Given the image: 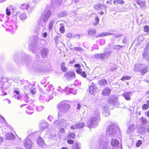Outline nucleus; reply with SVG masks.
<instances>
[{"label":"nucleus","instance_id":"obj_1","mask_svg":"<svg viewBox=\"0 0 149 149\" xmlns=\"http://www.w3.org/2000/svg\"><path fill=\"white\" fill-rule=\"evenodd\" d=\"M57 108L59 110L58 117L61 118L68 112L70 108V106L65 101H63L57 105Z\"/></svg>","mask_w":149,"mask_h":149},{"label":"nucleus","instance_id":"obj_2","mask_svg":"<svg viewBox=\"0 0 149 149\" xmlns=\"http://www.w3.org/2000/svg\"><path fill=\"white\" fill-rule=\"evenodd\" d=\"M99 115L100 113H97V115L91 117L88 120L87 124L89 127H95L97 125L98 123L100 120Z\"/></svg>","mask_w":149,"mask_h":149},{"label":"nucleus","instance_id":"obj_3","mask_svg":"<svg viewBox=\"0 0 149 149\" xmlns=\"http://www.w3.org/2000/svg\"><path fill=\"white\" fill-rule=\"evenodd\" d=\"M119 128L116 125L113 124L111 123L107 129V133L109 136H112L116 133L117 132L119 131Z\"/></svg>","mask_w":149,"mask_h":149},{"label":"nucleus","instance_id":"obj_4","mask_svg":"<svg viewBox=\"0 0 149 149\" xmlns=\"http://www.w3.org/2000/svg\"><path fill=\"white\" fill-rule=\"evenodd\" d=\"M135 71H139L142 74L146 73L148 71L146 66L143 64H138L135 65L134 68Z\"/></svg>","mask_w":149,"mask_h":149},{"label":"nucleus","instance_id":"obj_5","mask_svg":"<svg viewBox=\"0 0 149 149\" xmlns=\"http://www.w3.org/2000/svg\"><path fill=\"white\" fill-rule=\"evenodd\" d=\"M112 51L109 50L103 53L95 54L94 56L96 59L103 60L106 59H108Z\"/></svg>","mask_w":149,"mask_h":149},{"label":"nucleus","instance_id":"obj_6","mask_svg":"<svg viewBox=\"0 0 149 149\" xmlns=\"http://www.w3.org/2000/svg\"><path fill=\"white\" fill-rule=\"evenodd\" d=\"M51 15V11L48 8L45 9L43 13L40 20L43 22H46L49 18Z\"/></svg>","mask_w":149,"mask_h":149},{"label":"nucleus","instance_id":"obj_7","mask_svg":"<svg viewBox=\"0 0 149 149\" xmlns=\"http://www.w3.org/2000/svg\"><path fill=\"white\" fill-rule=\"evenodd\" d=\"M23 145L26 149H31L32 147L33 142L31 139L26 138L23 141Z\"/></svg>","mask_w":149,"mask_h":149},{"label":"nucleus","instance_id":"obj_8","mask_svg":"<svg viewBox=\"0 0 149 149\" xmlns=\"http://www.w3.org/2000/svg\"><path fill=\"white\" fill-rule=\"evenodd\" d=\"M51 5L52 7L57 8L59 7L62 3V0H50Z\"/></svg>","mask_w":149,"mask_h":149},{"label":"nucleus","instance_id":"obj_9","mask_svg":"<svg viewBox=\"0 0 149 149\" xmlns=\"http://www.w3.org/2000/svg\"><path fill=\"white\" fill-rule=\"evenodd\" d=\"M49 125L48 123L45 120H42L40 121L39 126L40 130L43 131L47 128Z\"/></svg>","mask_w":149,"mask_h":149},{"label":"nucleus","instance_id":"obj_10","mask_svg":"<svg viewBox=\"0 0 149 149\" xmlns=\"http://www.w3.org/2000/svg\"><path fill=\"white\" fill-rule=\"evenodd\" d=\"M108 101L110 105H115L116 104L117 102V97L114 96H111L109 98Z\"/></svg>","mask_w":149,"mask_h":149},{"label":"nucleus","instance_id":"obj_11","mask_svg":"<svg viewBox=\"0 0 149 149\" xmlns=\"http://www.w3.org/2000/svg\"><path fill=\"white\" fill-rule=\"evenodd\" d=\"M114 35V37L115 38H117L120 37L122 35L121 34H114L113 33H111L109 32H105V33H102L100 34H99L98 36H96V38H97L98 37H103L106 36H110L111 35Z\"/></svg>","mask_w":149,"mask_h":149},{"label":"nucleus","instance_id":"obj_12","mask_svg":"<svg viewBox=\"0 0 149 149\" xmlns=\"http://www.w3.org/2000/svg\"><path fill=\"white\" fill-rule=\"evenodd\" d=\"M148 48L146 47L144 49L142 55L143 57L147 61H149V52H148Z\"/></svg>","mask_w":149,"mask_h":149},{"label":"nucleus","instance_id":"obj_13","mask_svg":"<svg viewBox=\"0 0 149 149\" xmlns=\"http://www.w3.org/2000/svg\"><path fill=\"white\" fill-rule=\"evenodd\" d=\"M97 89L96 85L93 83H92L89 87V91L90 94L92 95L96 91Z\"/></svg>","mask_w":149,"mask_h":149},{"label":"nucleus","instance_id":"obj_14","mask_svg":"<svg viewBox=\"0 0 149 149\" xmlns=\"http://www.w3.org/2000/svg\"><path fill=\"white\" fill-rule=\"evenodd\" d=\"M48 95H41L39 98L40 100H42L43 102H48L50 100L52 99V97Z\"/></svg>","mask_w":149,"mask_h":149},{"label":"nucleus","instance_id":"obj_15","mask_svg":"<svg viewBox=\"0 0 149 149\" xmlns=\"http://www.w3.org/2000/svg\"><path fill=\"white\" fill-rule=\"evenodd\" d=\"M148 127V125H143L140 127L139 130V132L141 134H145L146 132Z\"/></svg>","mask_w":149,"mask_h":149},{"label":"nucleus","instance_id":"obj_16","mask_svg":"<svg viewBox=\"0 0 149 149\" xmlns=\"http://www.w3.org/2000/svg\"><path fill=\"white\" fill-rule=\"evenodd\" d=\"M109 109V107L107 106H106L103 107L102 113L104 116H108L110 115Z\"/></svg>","mask_w":149,"mask_h":149},{"label":"nucleus","instance_id":"obj_17","mask_svg":"<svg viewBox=\"0 0 149 149\" xmlns=\"http://www.w3.org/2000/svg\"><path fill=\"white\" fill-rule=\"evenodd\" d=\"M135 129V125L134 124H131L128 127L126 132L127 134H130L133 132Z\"/></svg>","mask_w":149,"mask_h":149},{"label":"nucleus","instance_id":"obj_18","mask_svg":"<svg viewBox=\"0 0 149 149\" xmlns=\"http://www.w3.org/2000/svg\"><path fill=\"white\" fill-rule=\"evenodd\" d=\"M107 147L108 144L106 142L102 141L100 142L99 149H107Z\"/></svg>","mask_w":149,"mask_h":149},{"label":"nucleus","instance_id":"obj_19","mask_svg":"<svg viewBox=\"0 0 149 149\" xmlns=\"http://www.w3.org/2000/svg\"><path fill=\"white\" fill-rule=\"evenodd\" d=\"M111 90L110 88L106 87L102 90V94L104 96L109 95L110 94Z\"/></svg>","mask_w":149,"mask_h":149},{"label":"nucleus","instance_id":"obj_20","mask_svg":"<svg viewBox=\"0 0 149 149\" xmlns=\"http://www.w3.org/2000/svg\"><path fill=\"white\" fill-rule=\"evenodd\" d=\"M75 74L74 73L72 72H68L64 75L65 77L67 78V80H69L75 77Z\"/></svg>","mask_w":149,"mask_h":149},{"label":"nucleus","instance_id":"obj_21","mask_svg":"<svg viewBox=\"0 0 149 149\" xmlns=\"http://www.w3.org/2000/svg\"><path fill=\"white\" fill-rule=\"evenodd\" d=\"M15 136L13 134L11 133L8 132L5 135V138L8 140H11L14 138Z\"/></svg>","mask_w":149,"mask_h":149},{"label":"nucleus","instance_id":"obj_22","mask_svg":"<svg viewBox=\"0 0 149 149\" xmlns=\"http://www.w3.org/2000/svg\"><path fill=\"white\" fill-rule=\"evenodd\" d=\"M48 52V50L46 48H43L41 51V55L43 58L46 57Z\"/></svg>","mask_w":149,"mask_h":149},{"label":"nucleus","instance_id":"obj_23","mask_svg":"<svg viewBox=\"0 0 149 149\" xmlns=\"http://www.w3.org/2000/svg\"><path fill=\"white\" fill-rule=\"evenodd\" d=\"M131 93L130 92H126L124 93L122 95L126 100H130V96Z\"/></svg>","mask_w":149,"mask_h":149},{"label":"nucleus","instance_id":"obj_24","mask_svg":"<svg viewBox=\"0 0 149 149\" xmlns=\"http://www.w3.org/2000/svg\"><path fill=\"white\" fill-rule=\"evenodd\" d=\"M37 143L38 145L41 147H43L45 145L44 141L40 137L38 138L37 139Z\"/></svg>","mask_w":149,"mask_h":149},{"label":"nucleus","instance_id":"obj_25","mask_svg":"<svg viewBox=\"0 0 149 149\" xmlns=\"http://www.w3.org/2000/svg\"><path fill=\"white\" fill-rule=\"evenodd\" d=\"M119 144L118 141L116 139H113L111 140V144L113 147H116L118 146Z\"/></svg>","mask_w":149,"mask_h":149},{"label":"nucleus","instance_id":"obj_26","mask_svg":"<svg viewBox=\"0 0 149 149\" xmlns=\"http://www.w3.org/2000/svg\"><path fill=\"white\" fill-rule=\"evenodd\" d=\"M14 95L15 98L17 99L18 100H20L21 98V97L19 95V91L16 90H15L13 91Z\"/></svg>","mask_w":149,"mask_h":149},{"label":"nucleus","instance_id":"obj_27","mask_svg":"<svg viewBox=\"0 0 149 149\" xmlns=\"http://www.w3.org/2000/svg\"><path fill=\"white\" fill-rule=\"evenodd\" d=\"M124 47V46L119 45H115L113 46V48L116 50L119 51L121 50V49Z\"/></svg>","mask_w":149,"mask_h":149},{"label":"nucleus","instance_id":"obj_28","mask_svg":"<svg viewBox=\"0 0 149 149\" xmlns=\"http://www.w3.org/2000/svg\"><path fill=\"white\" fill-rule=\"evenodd\" d=\"M67 14V12L66 11H64L59 13L57 15V17H64L66 16Z\"/></svg>","mask_w":149,"mask_h":149},{"label":"nucleus","instance_id":"obj_29","mask_svg":"<svg viewBox=\"0 0 149 149\" xmlns=\"http://www.w3.org/2000/svg\"><path fill=\"white\" fill-rule=\"evenodd\" d=\"M141 122L144 125L147 124H148V126H149V123L148 120L144 117H142L141 118Z\"/></svg>","mask_w":149,"mask_h":149},{"label":"nucleus","instance_id":"obj_30","mask_svg":"<svg viewBox=\"0 0 149 149\" xmlns=\"http://www.w3.org/2000/svg\"><path fill=\"white\" fill-rule=\"evenodd\" d=\"M88 34L91 36H94L96 32V30L94 29L89 30L88 31Z\"/></svg>","mask_w":149,"mask_h":149},{"label":"nucleus","instance_id":"obj_31","mask_svg":"<svg viewBox=\"0 0 149 149\" xmlns=\"http://www.w3.org/2000/svg\"><path fill=\"white\" fill-rule=\"evenodd\" d=\"M54 22V21L53 20H52L50 21L49 23L48 27V29L49 30H51L53 27V25Z\"/></svg>","mask_w":149,"mask_h":149},{"label":"nucleus","instance_id":"obj_32","mask_svg":"<svg viewBox=\"0 0 149 149\" xmlns=\"http://www.w3.org/2000/svg\"><path fill=\"white\" fill-rule=\"evenodd\" d=\"M65 63L64 62H62L61 64V70L63 72H65L66 71L67 68L65 66Z\"/></svg>","mask_w":149,"mask_h":149},{"label":"nucleus","instance_id":"obj_33","mask_svg":"<svg viewBox=\"0 0 149 149\" xmlns=\"http://www.w3.org/2000/svg\"><path fill=\"white\" fill-rule=\"evenodd\" d=\"M107 81L105 79H103L99 81V83L101 86H104L107 84Z\"/></svg>","mask_w":149,"mask_h":149},{"label":"nucleus","instance_id":"obj_34","mask_svg":"<svg viewBox=\"0 0 149 149\" xmlns=\"http://www.w3.org/2000/svg\"><path fill=\"white\" fill-rule=\"evenodd\" d=\"M67 137L70 139H74L75 137V134L74 132H70L67 136Z\"/></svg>","mask_w":149,"mask_h":149},{"label":"nucleus","instance_id":"obj_35","mask_svg":"<svg viewBox=\"0 0 149 149\" xmlns=\"http://www.w3.org/2000/svg\"><path fill=\"white\" fill-rule=\"evenodd\" d=\"M19 17L21 20H24L26 18L27 16L25 13H23L20 15Z\"/></svg>","mask_w":149,"mask_h":149},{"label":"nucleus","instance_id":"obj_36","mask_svg":"<svg viewBox=\"0 0 149 149\" xmlns=\"http://www.w3.org/2000/svg\"><path fill=\"white\" fill-rule=\"evenodd\" d=\"M29 7V5L26 4H24L21 5V8L22 10H27Z\"/></svg>","mask_w":149,"mask_h":149},{"label":"nucleus","instance_id":"obj_37","mask_svg":"<svg viewBox=\"0 0 149 149\" xmlns=\"http://www.w3.org/2000/svg\"><path fill=\"white\" fill-rule=\"evenodd\" d=\"M68 90L70 93L73 94L74 95H75L77 93L76 91L73 88H69Z\"/></svg>","mask_w":149,"mask_h":149},{"label":"nucleus","instance_id":"obj_38","mask_svg":"<svg viewBox=\"0 0 149 149\" xmlns=\"http://www.w3.org/2000/svg\"><path fill=\"white\" fill-rule=\"evenodd\" d=\"M131 77L130 76H125L123 77L121 79L122 81H124L126 80H129L131 79Z\"/></svg>","mask_w":149,"mask_h":149},{"label":"nucleus","instance_id":"obj_39","mask_svg":"<svg viewBox=\"0 0 149 149\" xmlns=\"http://www.w3.org/2000/svg\"><path fill=\"white\" fill-rule=\"evenodd\" d=\"M136 2L139 5L141 6H143L145 5V3L141 0H137Z\"/></svg>","mask_w":149,"mask_h":149},{"label":"nucleus","instance_id":"obj_40","mask_svg":"<svg viewBox=\"0 0 149 149\" xmlns=\"http://www.w3.org/2000/svg\"><path fill=\"white\" fill-rule=\"evenodd\" d=\"M30 92L32 95L35 94L36 93V90L35 88L33 87H32L31 88H30Z\"/></svg>","mask_w":149,"mask_h":149},{"label":"nucleus","instance_id":"obj_41","mask_svg":"<svg viewBox=\"0 0 149 149\" xmlns=\"http://www.w3.org/2000/svg\"><path fill=\"white\" fill-rule=\"evenodd\" d=\"M44 108L43 106H39L36 108V111L38 112L41 111H42Z\"/></svg>","mask_w":149,"mask_h":149},{"label":"nucleus","instance_id":"obj_42","mask_svg":"<svg viewBox=\"0 0 149 149\" xmlns=\"http://www.w3.org/2000/svg\"><path fill=\"white\" fill-rule=\"evenodd\" d=\"M95 8L97 10H101L102 9L101 8V5L100 4H97L95 6Z\"/></svg>","mask_w":149,"mask_h":149},{"label":"nucleus","instance_id":"obj_43","mask_svg":"<svg viewBox=\"0 0 149 149\" xmlns=\"http://www.w3.org/2000/svg\"><path fill=\"white\" fill-rule=\"evenodd\" d=\"M142 141L141 140H139L136 142V147H139L142 144Z\"/></svg>","mask_w":149,"mask_h":149},{"label":"nucleus","instance_id":"obj_44","mask_svg":"<svg viewBox=\"0 0 149 149\" xmlns=\"http://www.w3.org/2000/svg\"><path fill=\"white\" fill-rule=\"evenodd\" d=\"M72 149H80V148L78 146L77 144L76 143L73 145Z\"/></svg>","mask_w":149,"mask_h":149},{"label":"nucleus","instance_id":"obj_45","mask_svg":"<svg viewBox=\"0 0 149 149\" xmlns=\"http://www.w3.org/2000/svg\"><path fill=\"white\" fill-rule=\"evenodd\" d=\"M59 30L61 33H63L65 31L64 26H61Z\"/></svg>","mask_w":149,"mask_h":149},{"label":"nucleus","instance_id":"obj_46","mask_svg":"<svg viewBox=\"0 0 149 149\" xmlns=\"http://www.w3.org/2000/svg\"><path fill=\"white\" fill-rule=\"evenodd\" d=\"M143 30L146 32H149V26L146 25L144 27Z\"/></svg>","mask_w":149,"mask_h":149},{"label":"nucleus","instance_id":"obj_47","mask_svg":"<svg viewBox=\"0 0 149 149\" xmlns=\"http://www.w3.org/2000/svg\"><path fill=\"white\" fill-rule=\"evenodd\" d=\"M95 22H94L93 24L94 25H96L98 23L99 21V19L98 17H96L95 18Z\"/></svg>","mask_w":149,"mask_h":149},{"label":"nucleus","instance_id":"obj_48","mask_svg":"<svg viewBox=\"0 0 149 149\" xmlns=\"http://www.w3.org/2000/svg\"><path fill=\"white\" fill-rule=\"evenodd\" d=\"M77 125L78 128H82L84 125V123H79L78 124H77Z\"/></svg>","mask_w":149,"mask_h":149},{"label":"nucleus","instance_id":"obj_49","mask_svg":"<svg viewBox=\"0 0 149 149\" xmlns=\"http://www.w3.org/2000/svg\"><path fill=\"white\" fill-rule=\"evenodd\" d=\"M142 109L143 110H145L148 109L149 108L148 104H144L142 107Z\"/></svg>","mask_w":149,"mask_h":149},{"label":"nucleus","instance_id":"obj_50","mask_svg":"<svg viewBox=\"0 0 149 149\" xmlns=\"http://www.w3.org/2000/svg\"><path fill=\"white\" fill-rule=\"evenodd\" d=\"M28 96L27 94H26L25 95L24 99V101L26 102H28L29 101V100L28 99Z\"/></svg>","mask_w":149,"mask_h":149},{"label":"nucleus","instance_id":"obj_51","mask_svg":"<svg viewBox=\"0 0 149 149\" xmlns=\"http://www.w3.org/2000/svg\"><path fill=\"white\" fill-rule=\"evenodd\" d=\"M116 2L117 3L121 4H124V2L123 0H116Z\"/></svg>","mask_w":149,"mask_h":149},{"label":"nucleus","instance_id":"obj_52","mask_svg":"<svg viewBox=\"0 0 149 149\" xmlns=\"http://www.w3.org/2000/svg\"><path fill=\"white\" fill-rule=\"evenodd\" d=\"M74 51H81L82 49L80 47H75L73 49Z\"/></svg>","mask_w":149,"mask_h":149},{"label":"nucleus","instance_id":"obj_53","mask_svg":"<svg viewBox=\"0 0 149 149\" xmlns=\"http://www.w3.org/2000/svg\"><path fill=\"white\" fill-rule=\"evenodd\" d=\"M70 128L72 129H75L78 128L77 124L72 125Z\"/></svg>","mask_w":149,"mask_h":149},{"label":"nucleus","instance_id":"obj_54","mask_svg":"<svg viewBox=\"0 0 149 149\" xmlns=\"http://www.w3.org/2000/svg\"><path fill=\"white\" fill-rule=\"evenodd\" d=\"M80 74L84 78H85L86 77L87 75L85 72L84 71L82 72Z\"/></svg>","mask_w":149,"mask_h":149},{"label":"nucleus","instance_id":"obj_55","mask_svg":"<svg viewBox=\"0 0 149 149\" xmlns=\"http://www.w3.org/2000/svg\"><path fill=\"white\" fill-rule=\"evenodd\" d=\"M76 72L79 74H80L82 72V70L80 68H77L76 70Z\"/></svg>","mask_w":149,"mask_h":149},{"label":"nucleus","instance_id":"obj_56","mask_svg":"<svg viewBox=\"0 0 149 149\" xmlns=\"http://www.w3.org/2000/svg\"><path fill=\"white\" fill-rule=\"evenodd\" d=\"M6 14L8 15H9L10 14V10L8 9V8H7L6 9Z\"/></svg>","mask_w":149,"mask_h":149},{"label":"nucleus","instance_id":"obj_57","mask_svg":"<svg viewBox=\"0 0 149 149\" xmlns=\"http://www.w3.org/2000/svg\"><path fill=\"white\" fill-rule=\"evenodd\" d=\"M65 129L64 128H61L59 131V133L61 134H63L65 132Z\"/></svg>","mask_w":149,"mask_h":149},{"label":"nucleus","instance_id":"obj_58","mask_svg":"<svg viewBox=\"0 0 149 149\" xmlns=\"http://www.w3.org/2000/svg\"><path fill=\"white\" fill-rule=\"evenodd\" d=\"M67 142L69 144H72L74 143V141L72 140L68 139L67 141Z\"/></svg>","mask_w":149,"mask_h":149},{"label":"nucleus","instance_id":"obj_59","mask_svg":"<svg viewBox=\"0 0 149 149\" xmlns=\"http://www.w3.org/2000/svg\"><path fill=\"white\" fill-rule=\"evenodd\" d=\"M31 86V85L29 86L28 84H26L24 86V88L25 89H27L28 88H30Z\"/></svg>","mask_w":149,"mask_h":149},{"label":"nucleus","instance_id":"obj_60","mask_svg":"<svg viewBox=\"0 0 149 149\" xmlns=\"http://www.w3.org/2000/svg\"><path fill=\"white\" fill-rule=\"evenodd\" d=\"M4 19V16L2 15H0V21L3 22Z\"/></svg>","mask_w":149,"mask_h":149},{"label":"nucleus","instance_id":"obj_61","mask_svg":"<svg viewBox=\"0 0 149 149\" xmlns=\"http://www.w3.org/2000/svg\"><path fill=\"white\" fill-rule=\"evenodd\" d=\"M67 36L68 38H70L72 37V34L71 33H68L67 34Z\"/></svg>","mask_w":149,"mask_h":149},{"label":"nucleus","instance_id":"obj_62","mask_svg":"<svg viewBox=\"0 0 149 149\" xmlns=\"http://www.w3.org/2000/svg\"><path fill=\"white\" fill-rule=\"evenodd\" d=\"M74 66L75 67V68H81V66L79 64H75L74 65Z\"/></svg>","mask_w":149,"mask_h":149},{"label":"nucleus","instance_id":"obj_63","mask_svg":"<svg viewBox=\"0 0 149 149\" xmlns=\"http://www.w3.org/2000/svg\"><path fill=\"white\" fill-rule=\"evenodd\" d=\"M8 84L9 85V84L8 82H7V81L5 82H4V83L3 84V88H5V87L6 88V86Z\"/></svg>","mask_w":149,"mask_h":149},{"label":"nucleus","instance_id":"obj_64","mask_svg":"<svg viewBox=\"0 0 149 149\" xmlns=\"http://www.w3.org/2000/svg\"><path fill=\"white\" fill-rule=\"evenodd\" d=\"M81 107V105H80V104L79 103H78L77 104V110H79L80 109V108Z\"/></svg>","mask_w":149,"mask_h":149}]
</instances>
